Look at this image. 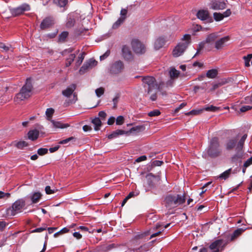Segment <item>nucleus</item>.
Segmentation results:
<instances>
[{
  "mask_svg": "<svg viewBox=\"0 0 252 252\" xmlns=\"http://www.w3.org/2000/svg\"><path fill=\"white\" fill-rule=\"evenodd\" d=\"M32 85L30 78H27L25 84L22 87L20 92L14 98L16 103H20L22 101L28 99L32 94Z\"/></svg>",
  "mask_w": 252,
  "mask_h": 252,
  "instance_id": "f257e3e1",
  "label": "nucleus"
},
{
  "mask_svg": "<svg viewBox=\"0 0 252 252\" xmlns=\"http://www.w3.org/2000/svg\"><path fill=\"white\" fill-rule=\"evenodd\" d=\"M186 198L184 195L169 194L165 196L163 204L167 209L171 210L184 204Z\"/></svg>",
  "mask_w": 252,
  "mask_h": 252,
  "instance_id": "f03ea898",
  "label": "nucleus"
},
{
  "mask_svg": "<svg viewBox=\"0 0 252 252\" xmlns=\"http://www.w3.org/2000/svg\"><path fill=\"white\" fill-rule=\"evenodd\" d=\"M206 153L211 158H216L221 155L222 150L218 137H214L210 140Z\"/></svg>",
  "mask_w": 252,
  "mask_h": 252,
  "instance_id": "7ed1b4c3",
  "label": "nucleus"
},
{
  "mask_svg": "<svg viewBox=\"0 0 252 252\" xmlns=\"http://www.w3.org/2000/svg\"><path fill=\"white\" fill-rule=\"evenodd\" d=\"M9 10L10 12V15L6 13L5 11L2 12L5 18H9L11 17H17L24 13L25 11H28L31 10V6L29 4L23 3L16 8H11L9 7Z\"/></svg>",
  "mask_w": 252,
  "mask_h": 252,
  "instance_id": "20e7f679",
  "label": "nucleus"
},
{
  "mask_svg": "<svg viewBox=\"0 0 252 252\" xmlns=\"http://www.w3.org/2000/svg\"><path fill=\"white\" fill-rule=\"evenodd\" d=\"M25 205V200L23 198L19 199L13 203L11 207L7 209V214L8 215L14 216L17 214L21 213Z\"/></svg>",
  "mask_w": 252,
  "mask_h": 252,
  "instance_id": "39448f33",
  "label": "nucleus"
},
{
  "mask_svg": "<svg viewBox=\"0 0 252 252\" xmlns=\"http://www.w3.org/2000/svg\"><path fill=\"white\" fill-rule=\"evenodd\" d=\"M142 81L145 88L146 89V85L147 86V92L148 94L152 93L153 90L159 88L154 77L149 76L144 77L142 79Z\"/></svg>",
  "mask_w": 252,
  "mask_h": 252,
  "instance_id": "423d86ee",
  "label": "nucleus"
},
{
  "mask_svg": "<svg viewBox=\"0 0 252 252\" xmlns=\"http://www.w3.org/2000/svg\"><path fill=\"white\" fill-rule=\"evenodd\" d=\"M133 51L137 54H142L146 52V47L139 40L133 39L131 42Z\"/></svg>",
  "mask_w": 252,
  "mask_h": 252,
  "instance_id": "0eeeda50",
  "label": "nucleus"
},
{
  "mask_svg": "<svg viewBox=\"0 0 252 252\" xmlns=\"http://www.w3.org/2000/svg\"><path fill=\"white\" fill-rule=\"evenodd\" d=\"M124 67V64L122 61H117L111 64L110 72L113 74H118L123 71Z\"/></svg>",
  "mask_w": 252,
  "mask_h": 252,
  "instance_id": "6e6552de",
  "label": "nucleus"
},
{
  "mask_svg": "<svg viewBox=\"0 0 252 252\" xmlns=\"http://www.w3.org/2000/svg\"><path fill=\"white\" fill-rule=\"evenodd\" d=\"M225 242V240L220 239L213 242L209 246V249L212 251V252H219L222 251L225 247H223V244Z\"/></svg>",
  "mask_w": 252,
  "mask_h": 252,
  "instance_id": "1a4fd4ad",
  "label": "nucleus"
},
{
  "mask_svg": "<svg viewBox=\"0 0 252 252\" xmlns=\"http://www.w3.org/2000/svg\"><path fill=\"white\" fill-rule=\"evenodd\" d=\"M189 46V42H180L174 48L173 51V55L174 57H178L185 52Z\"/></svg>",
  "mask_w": 252,
  "mask_h": 252,
  "instance_id": "9d476101",
  "label": "nucleus"
},
{
  "mask_svg": "<svg viewBox=\"0 0 252 252\" xmlns=\"http://www.w3.org/2000/svg\"><path fill=\"white\" fill-rule=\"evenodd\" d=\"M245 229L242 228H238L235 230L229 237H228V238L225 240V242L223 244V247H225L230 242L234 241L245 231Z\"/></svg>",
  "mask_w": 252,
  "mask_h": 252,
  "instance_id": "9b49d317",
  "label": "nucleus"
},
{
  "mask_svg": "<svg viewBox=\"0 0 252 252\" xmlns=\"http://www.w3.org/2000/svg\"><path fill=\"white\" fill-rule=\"evenodd\" d=\"M55 24V21L53 17L49 16L45 18L40 25L42 30H45L52 28Z\"/></svg>",
  "mask_w": 252,
  "mask_h": 252,
  "instance_id": "f8f14e48",
  "label": "nucleus"
},
{
  "mask_svg": "<svg viewBox=\"0 0 252 252\" xmlns=\"http://www.w3.org/2000/svg\"><path fill=\"white\" fill-rule=\"evenodd\" d=\"M226 7V3L224 0H212L210 3V8L213 10H222Z\"/></svg>",
  "mask_w": 252,
  "mask_h": 252,
  "instance_id": "ddd939ff",
  "label": "nucleus"
},
{
  "mask_svg": "<svg viewBox=\"0 0 252 252\" xmlns=\"http://www.w3.org/2000/svg\"><path fill=\"white\" fill-rule=\"evenodd\" d=\"M122 56L125 61L130 62L133 60V56L129 47L126 45L122 47Z\"/></svg>",
  "mask_w": 252,
  "mask_h": 252,
  "instance_id": "4468645a",
  "label": "nucleus"
},
{
  "mask_svg": "<svg viewBox=\"0 0 252 252\" xmlns=\"http://www.w3.org/2000/svg\"><path fill=\"white\" fill-rule=\"evenodd\" d=\"M197 17L202 20H208L209 22H212L213 21L212 17L209 16V13L206 10H200L198 11L196 14Z\"/></svg>",
  "mask_w": 252,
  "mask_h": 252,
  "instance_id": "2eb2a0df",
  "label": "nucleus"
},
{
  "mask_svg": "<svg viewBox=\"0 0 252 252\" xmlns=\"http://www.w3.org/2000/svg\"><path fill=\"white\" fill-rule=\"evenodd\" d=\"M230 40L229 36H225L217 40L215 43V47L217 50L221 49L226 42H228Z\"/></svg>",
  "mask_w": 252,
  "mask_h": 252,
  "instance_id": "dca6fc26",
  "label": "nucleus"
},
{
  "mask_svg": "<svg viewBox=\"0 0 252 252\" xmlns=\"http://www.w3.org/2000/svg\"><path fill=\"white\" fill-rule=\"evenodd\" d=\"M116 247V245L114 243L110 244L106 243L97 246V250L99 252H107Z\"/></svg>",
  "mask_w": 252,
  "mask_h": 252,
  "instance_id": "f3484780",
  "label": "nucleus"
},
{
  "mask_svg": "<svg viewBox=\"0 0 252 252\" xmlns=\"http://www.w3.org/2000/svg\"><path fill=\"white\" fill-rule=\"evenodd\" d=\"M76 85L74 84L70 85L67 88L62 91V94L66 97H69L75 91Z\"/></svg>",
  "mask_w": 252,
  "mask_h": 252,
  "instance_id": "a211bd4d",
  "label": "nucleus"
},
{
  "mask_svg": "<svg viewBox=\"0 0 252 252\" xmlns=\"http://www.w3.org/2000/svg\"><path fill=\"white\" fill-rule=\"evenodd\" d=\"M78 17L77 14H73L69 15L67 17V21L66 23V27L67 28H70L74 26L76 22V19Z\"/></svg>",
  "mask_w": 252,
  "mask_h": 252,
  "instance_id": "6ab92c4d",
  "label": "nucleus"
},
{
  "mask_svg": "<svg viewBox=\"0 0 252 252\" xmlns=\"http://www.w3.org/2000/svg\"><path fill=\"white\" fill-rule=\"evenodd\" d=\"M39 132L36 129L29 130L27 133L28 138L32 141L36 140L39 137Z\"/></svg>",
  "mask_w": 252,
  "mask_h": 252,
  "instance_id": "aec40b11",
  "label": "nucleus"
},
{
  "mask_svg": "<svg viewBox=\"0 0 252 252\" xmlns=\"http://www.w3.org/2000/svg\"><path fill=\"white\" fill-rule=\"evenodd\" d=\"M127 132L122 129H117L113 131L111 134H109L107 136L109 139H112L118 137L119 135H122L125 134H127Z\"/></svg>",
  "mask_w": 252,
  "mask_h": 252,
  "instance_id": "412c9836",
  "label": "nucleus"
},
{
  "mask_svg": "<svg viewBox=\"0 0 252 252\" xmlns=\"http://www.w3.org/2000/svg\"><path fill=\"white\" fill-rule=\"evenodd\" d=\"M145 127L144 125L136 126L131 128L128 131H126L127 134L128 133H137L144 130Z\"/></svg>",
  "mask_w": 252,
  "mask_h": 252,
  "instance_id": "4be33fe9",
  "label": "nucleus"
},
{
  "mask_svg": "<svg viewBox=\"0 0 252 252\" xmlns=\"http://www.w3.org/2000/svg\"><path fill=\"white\" fill-rule=\"evenodd\" d=\"M165 39L164 37H160L158 38L155 42L154 47L156 50L162 48L165 44Z\"/></svg>",
  "mask_w": 252,
  "mask_h": 252,
  "instance_id": "5701e85b",
  "label": "nucleus"
},
{
  "mask_svg": "<svg viewBox=\"0 0 252 252\" xmlns=\"http://www.w3.org/2000/svg\"><path fill=\"white\" fill-rule=\"evenodd\" d=\"M237 142V139L236 138L229 140L226 143V149L227 150L233 149L236 146Z\"/></svg>",
  "mask_w": 252,
  "mask_h": 252,
  "instance_id": "b1692460",
  "label": "nucleus"
},
{
  "mask_svg": "<svg viewBox=\"0 0 252 252\" xmlns=\"http://www.w3.org/2000/svg\"><path fill=\"white\" fill-rule=\"evenodd\" d=\"M53 126L56 128H64L70 126L68 124H63L61 122L55 121L54 120L51 121Z\"/></svg>",
  "mask_w": 252,
  "mask_h": 252,
  "instance_id": "393cba45",
  "label": "nucleus"
},
{
  "mask_svg": "<svg viewBox=\"0 0 252 252\" xmlns=\"http://www.w3.org/2000/svg\"><path fill=\"white\" fill-rule=\"evenodd\" d=\"M92 123L94 125V129L95 130L100 129V127L102 126V122L99 118L95 117L92 119Z\"/></svg>",
  "mask_w": 252,
  "mask_h": 252,
  "instance_id": "a878e982",
  "label": "nucleus"
},
{
  "mask_svg": "<svg viewBox=\"0 0 252 252\" xmlns=\"http://www.w3.org/2000/svg\"><path fill=\"white\" fill-rule=\"evenodd\" d=\"M218 37V35L217 33H212L209 34L207 36L205 41L206 42V43H212V42H213L215 41L216 42Z\"/></svg>",
  "mask_w": 252,
  "mask_h": 252,
  "instance_id": "bb28decb",
  "label": "nucleus"
},
{
  "mask_svg": "<svg viewBox=\"0 0 252 252\" xmlns=\"http://www.w3.org/2000/svg\"><path fill=\"white\" fill-rule=\"evenodd\" d=\"M41 197V194L39 192H34L33 193L31 196V199L32 202V203H37L40 199Z\"/></svg>",
  "mask_w": 252,
  "mask_h": 252,
  "instance_id": "cd10ccee",
  "label": "nucleus"
},
{
  "mask_svg": "<svg viewBox=\"0 0 252 252\" xmlns=\"http://www.w3.org/2000/svg\"><path fill=\"white\" fill-rule=\"evenodd\" d=\"M68 36V32L66 31H64L60 33L58 37V42L60 43H63L66 41V39Z\"/></svg>",
  "mask_w": 252,
  "mask_h": 252,
  "instance_id": "c85d7f7f",
  "label": "nucleus"
},
{
  "mask_svg": "<svg viewBox=\"0 0 252 252\" xmlns=\"http://www.w3.org/2000/svg\"><path fill=\"white\" fill-rule=\"evenodd\" d=\"M218 73V70L216 69L209 70L206 73V76L209 78H215Z\"/></svg>",
  "mask_w": 252,
  "mask_h": 252,
  "instance_id": "c756f323",
  "label": "nucleus"
},
{
  "mask_svg": "<svg viewBox=\"0 0 252 252\" xmlns=\"http://www.w3.org/2000/svg\"><path fill=\"white\" fill-rule=\"evenodd\" d=\"M14 146L18 149H23L24 147L28 146V143L25 141H20L18 142L14 141Z\"/></svg>",
  "mask_w": 252,
  "mask_h": 252,
  "instance_id": "7c9ffc66",
  "label": "nucleus"
},
{
  "mask_svg": "<svg viewBox=\"0 0 252 252\" xmlns=\"http://www.w3.org/2000/svg\"><path fill=\"white\" fill-rule=\"evenodd\" d=\"M180 74L179 71L176 70L175 68H171L169 71L170 78L173 79L178 77Z\"/></svg>",
  "mask_w": 252,
  "mask_h": 252,
  "instance_id": "2f4dec72",
  "label": "nucleus"
},
{
  "mask_svg": "<svg viewBox=\"0 0 252 252\" xmlns=\"http://www.w3.org/2000/svg\"><path fill=\"white\" fill-rule=\"evenodd\" d=\"M75 57L76 55L75 54H69L68 57L66 59L65 65L66 67H68L71 64Z\"/></svg>",
  "mask_w": 252,
  "mask_h": 252,
  "instance_id": "473e14b6",
  "label": "nucleus"
},
{
  "mask_svg": "<svg viewBox=\"0 0 252 252\" xmlns=\"http://www.w3.org/2000/svg\"><path fill=\"white\" fill-rule=\"evenodd\" d=\"M67 2L68 0H53V3L60 7H64Z\"/></svg>",
  "mask_w": 252,
  "mask_h": 252,
  "instance_id": "72a5a7b5",
  "label": "nucleus"
},
{
  "mask_svg": "<svg viewBox=\"0 0 252 252\" xmlns=\"http://www.w3.org/2000/svg\"><path fill=\"white\" fill-rule=\"evenodd\" d=\"M91 69L89 66V64L87 63L86 62L84 63L82 66L79 69V73L80 74H83L86 72L89 69Z\"/></svg>",
  "mask_w": 252,
  "mask_h": 252,
  "instance_id": "f704fd0d",
  "label": "nucleus"
},
{
  "mask_svg": "<svg viewBox=\"0 0 252 252\" xmlns=\"http://www.w3.org/2000/svg\"><path fill=\"white\" fill-rule=\"evenodd\" d=\"M85 55H86L85 52H83L79 55L78 59L77 60L76 63H75L76 66L77 67L81 65V64L82 63V62L84 59Z\"/></svg>",
  "mask_w": 252,
  "mask_h": 252,
  "instance_id": "c9c22d12",
  "label": "nucleus"
},
{
  "mask_svg": "<svg viewBox=\"0 0 252 252\" xmlns=\"http://www.w3.org/2000/svg\"><path fill=\"white\" fill-rule=\"evenodd\" d=\"M231 171V168H229V169L226 170L225 171L223 172L221 174H220L219 176V178L224 180H226L229 177V175H230Z\"/></svg>",
  "mask_w": 252,
  "mask_h": 252,
  "instance_id": "e433bc0d",
  "label": "nucleus"
},
{
  "mask_svg": "<svg viewBox=\"0 0 252 252\" xmlns=\"http://www.w3.org/2000/svg\"><path fill=\"white\" fill-rule=\"evenodd\" d=\"M125 20L123 18H119L113 25L112 29H118L124 22Z\"/></svg>",
  "mask_w": 252,
  "mask_h": 252,
  "instance_id": "4c0bfd02",
  "label": "nucleus"
},
{
  "mask_svg": "<svg viewBox=\"0 0 252 252\" xmlns=\"http://www.w3.org/2000/svg\"><path fill=\"white\" fill-rule=\"evenodd\" d=\"M206 43L205 41H203L199 43V44L198 45L197 47V51L196 54H195V56H196L197 55L200 53V52L202 50V49L204 48L205 45Z\"/></svg>",
  "mask_w": 252,
  "mask_h": 252,
  "instance_id": "58836bf2",
  "label": "nucleus"
},
{
  "mask_svg": "<svg viewBox=\"0 0 252 252\" xmlns=\"http://www.w3.org/2000/svg\"><path fill=\"white\" fill-rule=\"evenodd\" d=\"M76 140V138H75V137H73V136H71V137H68L65 139L60 141L59 142V144H66L71 141H75Z\"/></svg>",
  "mask_w": 252,
  "mask_h": 252,
  "instance_id": "ea45409f",
  "label": "nucleus"
},
{
  "mask_svg": "<svg viewBox=\"0 0 252 252\" xmlns=\"http://www.w3.org/2000/svg\"><path fill=\"white\" fill-rule=\"evenodd\" d=\"M213 16L215 20L216 21H221L224 18V16H223V14L220 13L215 12L213 14Z\"/></svg>",
  "mask_w": 252,
  "mask_h": 252,
  "instance_id": "a19ab883",
  "label": "nucleus"
},
{
  "mask_svg": "<svg viewBox=\"0 0 252 252\" xmlns=\"http://www.w3.org/2000/svg\"><path fill=\"white\" fill-rule=\"evenodd\" d=\"M238 153L237 154L235 155L234 156H233L232 158H231V160H232V162H233V163H235V162H237V161L241 158H242V154H240L239 153V151H237Z\"/></svg>",
  "mask_w": 252,
  "mask_h": 252,
  "instance_id": "79ce46f5",
  "label": "nucleus"
},
{
  "mask_svg": "<svg viewBox=\"0 0 252 252\" xmlns=\"http://www.w3.org/2000/svg\"><path fill=\"white\" fill-rule=\"evenodd\" d=\"M219 109V107H217L216 106H214L213 105H210L208 107H206L203 109V110H205L207 111H212V112H215Z\"/></svg>",
  "mask_w": 252,
  "mask_h": 252,
  "instance_id": "37998d69",
  "label": "nucleus"
},
{
  "mask_svg": "<svg viewBox=\"0 0 252 252\" xmlns=\"http://www.w3.org/2000/svg\"><path fill=\"white\" fill-rule=\"evenodd\" d=\"M202 109H199V110H192L191 111H189V112L186 114V115H197L198 114H201L202 111Z\"/></svg>",
  "mask_w": 252,
  "mask_h": 252,
  "instance_id": "c03bdc74",
  "label": "nucleus"
},
{
  "mask_svg": "<svg viewBox=\"0 0 252 252\" xmlns=\"http://www.w3.org/2000/svg\"><path fill=\"white\" fill-rule=\"evenodd\" d=\"M243 58L245 60V65L249 66L250 65V62L252 58V54H249L247 56H244Z\"/></svg>",
  "mask_w": 252,
  "mask_h": 252,
  "instance_id": "a18cd8bd",
  "label": "nucleus"
},
{
  "mask_svg": "<svg viewBox=\"0 0 252 252\" xmlns=\"http://www.w3.org/2000/svg\"><path fill=\"white\" fill-rule=\"evenodd\" d=\"M160 114V111L158 109H155V110H154L153 111L150 112L148 113V115L149 117H155V116H159Z\"/></svg>",
  "mask_w": 252,
  "mask_h": 252,
  "instance_id": "49530a36",
  "label": "nucleus"
},
{
  "mask_svg": "<svg viewBox=\"0 0 252 252\" xmlns=\"http://www.w3.org/2000/svg\"><path fill=\"white\" fill-rule=\"evenodd\" d=\"M95 94L97 96L100 97L104 93V89L102 87H100L95 90Z\"/></svg>",
  "mask_w": 252,
  "mask_h": 252,
  "instance_id": "de8ad7c7",
  "label": "nucleus"
},
{
  "mask_svg": "<svg viewBox=\"0 0 252 252\" xmlns=\"http://www.w3.org/2000/svg\"><path fill=\"white\" fill-rule=\"evenodd\" d=\"M231 81L230 78H223L220 80L218 81V83H219L220 86L221 87L228 83H229Z\"/></svg>",
  "mask_w": 252,
  "mask_h": 252,
  "instance_id": "09e8293b",
  "label": "nucleus"
},
{
  "mask_svg": "<svg viewBox=\"0 0 252 252\" xmlns=\"http://www.w3.org/2000/svg\"><path fill=\"white\" fill-rule=\"evenodd\" d=\"M87 63L89 64L91 68L96 65L97 62L93 59H91L86 62Z\"/></svg>",
  "mask_w": 252,
  "mask_h": 252,
  "instance_id": "8fccbe9b",
  "label": "nucleus"
},
{
  "mask_svg": "<svg viewBox=\"0 0 252 252\" xmlns=\"http://www.w3.org/2000/svg\"><path fill=\"white\" fill-rule=\"evenodd\" d=\"M127 13V10L126 9L122 8L120 12V17L121 18H123L124 20H125L126 18V15Z\"/></svg>",
  "mask_w": 252,
  "mask_h": 252,
  "instance_id": "3c124183",
  "label": "nucleus"
},
{
  "mask_svg": "<svg viewBox=\"0 0 252 252\" xmlns=\"http://www.w3.org/2000/svg\"><path fill=\"white\" fill-rule=\"evenodd\" d=\"M54 113V110L52 108H48L46 111V115L48 118H51Z\"/></svg>",
  "mask_w": 252,
  "mask_h": 252,
  "instance_id": "603ef678",
  "label": "nucleus"
},
{
  "mask_svg": "<svg viewBox=\"0 0 252 252\" xmlns=\"http://www.w3.org/2000/svg\"><path fill=\"white\" fill-rule=\"evenodd\" d=\"M138 249H140V252H147L149 249V245L148 244H145L139 247Z\"/></svg>",
  "mask_w": 252,
  "mask_h": 252,
  "instance_id": "864d4df0",
  "label": "nucleus"
},
{
  "mask_svg": "<svg viewBox=\"0 0 252 252\" xmlns=\"http://www.w3.org/2000/svg\"><path fill=\"white\" fill-rule=\"evenodd\" d=\"M48 150L47 148H40L37 150V154L40 156H43L48 153Z\"/></svg>",
  "mask_w": 252,
  "mask_h": 252,
  "instance_id": "5fc2aeb1",
  "label": "nucleus"
},
{
  "mask_svg": "<svg viewBox=\"0 0 252 252\" xmlns=\"http://www.w3.org/2000/svg\"><path fill=\"white\" fill-rule=\"evenodd\" d=\"M124 123V118L122 116H118L116 119V125H122Z\"/></svg>",
  "mask_w": 252,
  "mask_h": 252,
  "instance_id": "6e6d98bb",
  "label": "nucleus"
},
{
  "mask_svg": "<svg viewBox=\"0 0 252 252\" xmlns=\"http://www.w3.org/2000/svg\"><path fill=\"white\" fill-rule=\"evenodd\" d=\"M244 144V142L240 140L236 146V150L237 151H239L240 150H241L243 149Z\"/></svg>",
  "mask_w": 252,
  "mask_h": 252,
  "instance_id": "4d7b16f0",
  "label": "nucleus"
},
{
  "mask_svg": "<svg viewBox=\"0 0 252 252\" xmlns=\"http://www.w3.org/2000/svg\"><path fill=\"white\" fill-rule=\"evenodd\" d=\"M252 108V106L250 105H244L242 106V107L240 108V111L241 112H245L246 111H248L250 110H251Z\"/></svg>",
  "mask_w": 252,
  "mask_h": 252,
  "instance_id": "13d9d810",
  "label": "nucleus"
},
{
  "mask_svg": "<svg viewBox=\"0 0 252 252\" xmlns=\"http://www.w3.org/2000/svg\"><path fill=\"white\" fill-rule=\"evenodd\" d=\"M190 34H186L184 35L182 40L185 41L184 42H189V45L190 43Z\"/></svg>",
  "mask_w": 252,
  "mask_h": 252,
  "instance_id": "bf43d9fd",
  "label": "nucleus"
},
{
  "mask_svg": "<svg viewBox=\"0 0 252 252\" xmlns=\"http://www.w3.org/2000/svg\"><path fill=\"white\" fill-rule=\"evenodd\" d=\"M252 164V156L248 159L244 163V166L245 167H248Z\"/></svg>",
  "mask_w": 252,
  "mask_h": 252,
  "instance_id": "052dcab7",
  "label": "nucleus"
},
{
  "mask_svg": "<svg viewBox=\"0 0 252 252\" xmlns=\"http://www.w3.org/2000/svg\"><path fill=\"white\" fill-rule=\"evenodd\" d=\"M163 163V162L161 160H154L152 162V165L154 166H161Z\"/></svg>",
  "mask_w": 252,
  "mask_h": 252,
  "instance_id": "680f3d73",
  "label": "nucleus"
},
{
  "mask_svg": "<svg viewBox=\"0 0 252 252\" xmlns=\"http://www.w3.org/2000/svg\"><path fill=\"white\" fill-rule=\"evenodd\" d=\"M146 235H147V234L146 233L138 234L134 236V239L138 240V239H142L144 237H145Z\"/></svg>",
  "mask_w": 252,
  "mask_h": 252,
  "instance_id": "e2e57ef3",
  "label": "nucleus"
},
{
  "mask_svg": "<svg viewBox=\"0 0 252 252\" xmlns=\"http://www.w3.org/2000/svg\"><path fill=\"white\" fill-rule=\"evenodd\" d=\"M147 159V157L145 155L141 156L135 159V162H140L142 161H144Z\"/></svg>",
  "mask_w": 252,
  "mask_h": 252,
  "instance_id": "0e129e2a",
  "label": "nucleus"
},
{
  "mask_svg": "<svg viewBox=\"0 0 252 252\" xmlns=\"http://www.w3.org/2000/svg\"><path fill=\"white\" fill-rule=\"evenodd\" d=\"M10 196V194L9 193H5L1 191H0V198H9Z\"/></svg>",
  "mask_w": 252,
  "mask_h": 252,
  "instance_id": "69168bd1",
  "label": "nucleus"
},
{
  "mask_svg": "<svg viewBox=\"0 0 252 252\" xmlns=\"http://www.w3.org/2000/svg\"><path fill=\"white\" fill-rule=\"evenodd\" d=\"M110 52L109 50H107L103 55L100 57V60L101 61L105 59L110 55Z\"/></svg>",
  "mask_w": 252,
  "mask_h": 252,
  "instance_id": "338daca9",
  "label": "nucleus"
},
{
  "mask_svg": "<svg viewBox=\"0 0 252 252\" xmlns=\"http://www.w3.org/2000/svg\"><path fill=\"white\" fill-rule=\"evenodd\" d=\"M45 191L48 194H50L55 192L54 190L51 189L50 187L48 186L46 187Z\"/></svg>",
  "mask_w": 252,
  "mask_h": 252,
  "instance_id": "774afa93",
  "label": "nucleus"
}]
</instances>
